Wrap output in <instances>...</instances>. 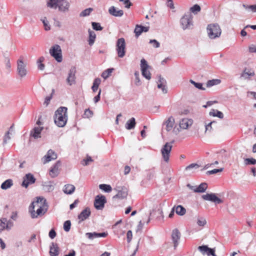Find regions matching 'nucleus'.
<instances>
[{"instance_id":"nucleus-24","label":"nucleus","mask_w":256,"mask_h":256,"mask_svg":"<svg viewBox=\"0 0 256 256\" xmlns=\"http://www.w3.org/2000/svg\"><path fill=\"white\" fill-rule=\"evenodd\" d=\"M174 124V119L172 116H170L164 123L166 129L168 132L170 131L173 128Z\"/></svg>"},{"instance_id":"nucleus-10","label":"nucleus","mask_w":256,"mask_h":256,"mask_svg":"<svg viewBox=\"0 0 256 256\" xmlns=\"http://www.w3.org/2000/svg\"><path fill=\"white\" fill-rule=\"evenodd\" d=\"M172 144L170 143L166 142L161 149V153L162 158L164 162H168L169 161L170 153L172 150Z\"/></svg>"},{"instance_id":"nucleus-22","label":"nucleus","mask_w":256,"mask_h":256,"mask_svg":"<svg viewBox=\"0 0 256 256\" xmlns=\"http://www.w3.org/2000/svg\"><path fill=\"white\" fill-rule=\"evenodd\" d=\"M108 12L111 15L116 17H120L124 14L122 10H117L114 6H112L109 8Z\"/></svg>"},{"instance_id":"nucleus-36","label":"nucleus","mask_w":256,"mask_h":256,"mask_svg":"<svg viewBox=\"0 0 256 256\" xmlns=\"http://www.w3.org/2000/svg\"><path fill=\"white\" fill-rule=\"evenodd\" d=\"M244 164L246 166L254 165L256 164V160L254 158H244Z\"/></svg>"},{"instance_id":"nucleus-23","label":"nucleus","mask_w":256,"mask_h":256,"mask_svg":"<svg viewBox=\"0 0 256 256\" xmlns=\"http://www.w3.org/2000/svg\"><path fill=\"white\" fill-rule=\"evenodd\" d=\"M75 189V186L73 184H66L64 186L62 190L66 194H71L74 192Z\"/></svg>"},{"instance_id":"nucleus-8","label":"nucleus","mask_w":256,"mask_h":256,"mask_svg":"<svg viewBox=\"0 0 256 256\" xmlns=\"http://www.w3.org/2000/svg\"><path fill=\"white\" fill-rule=\"evenodd\" d=\"M114 190L117 192V194L112 197L113 200L116 198L122 200L126 198L128 194V189L126 187L116 186Z\"/></svg>"},{"instance_id":"nucleus-52","label":"nucleus","mask_w":256,"mask_h":256,"mask_svg":"<svg viewBox=\"0 0 256 256\" xmlns=\"http://www.w3.org/2000/svg\"><path fill=\"white\" fill-rule=\"evenodd\" d=\"M44 26V28L46 30H48L50 29V26L48 25V22L46 20V18L44 17V19L42 20Z\"/></svg>"},{"instance_id":"nucleus-34","label":"nucleus","mask_w":256,"mask_h":256,"mask_svg":"<svg viewBox=\"0 0 256 256\" xmlns=\"http://www.w3.org/2000/svg\"><path fill=\"white\" fill-rule=\"evenodd\" d=\"M44 188L45 191L50 192L54 190V186L52 184L51 182H49L44 185Z\"/></svg>"},{"instance_id":"nucleus-20","label":"nucleus","mask_w":256,"mask_h":256,"mask_svg":"<svg viewBox=\"0 0 256 256\" xmlns=\"http://www.w3.org/2000/svg\"><path fill=\"white\" fill-rule=\"evenodd\" d=\"M108 234L106 232H86V236L89 238L90 240H94L96 238H98L100 237H103L105 238L108 236Z\"/></svg>"},{"instance_id":"nucleus-45","label":"nucleus","mask_w":256,"mask_h":256,"mask_svg":"<svg viewBox=\"0 0 256 256\" xmlns=\"http://www.w3.org/2000/svg\"><path fill=\"white\" fill-rule=\"evenodd\" d=\"M92 28L96 30H102L103 29V28L100 26V23L92 22Z\"/></svg>"},{"instance_id":"nucleus-13","label":"nucleus","mask_w":256,"mask_h":256,"mask_svg":"<svg viewBox=\"0 0 256 256\" xmlns=\"http://www.w3.org/2000/svg\"><path fill=\"white\" fill-rule=\"evenodd\" d=\"M202 198L206 200H208L214 202L216 204L222 203V200L218 198L215 194H206L202 196Z\"/></svg>"},{"instance_id":"nucleus-54","label":"nucleus","mask_w":256,"mask_h":256,"mask_svg":"<svg viewBox=\"0 0 256 256\" xmlns=\"http://www.w3.org/2000/svg\"><path fill=\"white\" fill-rule=\"evenodd\" d=\"M200 167L199 165H198V164H190V165H188V166H187L185 170H190L192 168H198Z\"/></svg>"},{"instance_id":"nucleus-48","label":"nucleus","mask_w":256,"mask_h":256,"mask_svg":"<svg viewBox=\"0 0 256 256\" xmlns=\"http://www.w3.org/2000/svg\"><path fill=\"white\" fill-rule=\"evenodd\" d=\"M7 222V219L6 218H2L0 219V226L2 228V230L4 229H6V222Z\"/></svg>"},{"instance_id":"nucleus-64","label":"nucleus","mask_w":256,"mask_h":256,"mask_svg":"<svg viewBox=\"0 0 256 256\" xmlns=\"http://www.w3.org/2000/svg\"><path fill=\"white\" fill-rule=\"evenodd\" d=\"M48 235H49L50 238L52 239H53L56 237V234L54 229H52L50 231Z\"/></svg>"},{"instance_id":"nucleus-55","label":"nucleus","mask_w":256,"mask_h":256,"mask_svg":"<svg viewBox=\"0 0 256 256\" xmlns=\"http://www.w3.org/2000/svg\"><path fill=\"white\" fill-rule=\"evenodd\" d=\"M6 68L10 71L11 68V64L10 62V60L8 58H6L4 60Z\"/></svg>"},{"instance_id":"nucleus-58","label":"nucleus","mask_w":256,"mask_h":256,"mask_svg":"<svg viewBox=\"0 0 256 256\" xmlns=\"http://www.w3.org/2000/svg\"><path fill=\"white\" fill-rule=\"evenodd\" d=\"M150 44H154V47L155 48H158L160 46V44L159 42H158L156 40H150L149 42Z\"/></svg>"},{"instance_id":"nucleus-61","label":"nucleus","mask_w":256,"mask_h":256,"mask_svg":"<svg viewBox=\"0 0 256 256\" xmlns=\"http://www.w3.org/2000/svg\"><path fill=\"white\" fill-rule=\"evenodd\" d=\"M214 122V121L210 122L208 124H205L206 132L209 130L211 131L212 130V124Z\"/></svg>"},{"instance_id":"nucleus-1","label":"nucleus","mask_w":256,"mask_h":256,"mask_svg":"<svg viewBox=\"0 0 256 256\" xmlns=\"http://www.w3.org/2000/svg\"><path fill=\"white\" fill-rule=\"evenodd\" d=\"M48 204L44 198H38L36 201L33 202L29 206V212L32 218L44 215L48 210Z\"/></svg>"},{"instance_id":"nucleus-62","label":"nucleus","mask_w":256,"mask_h":256,"mask_svg":"<svg viewBox=\"0 0 256 256\" xmlns=\"http://www.w3.org/2000/svg\"><path fill=\"white\" fill-rule=\"evenodd\" d=\"M206 255L208 256H216L215 254V250L214 248H208V252L206 254Z\"/></svg>"},{"instance_id":"nucleus-30","label":"nucleus","mask_w":256,"mask_h":256,"mask_svg":"<svg viewBox=\"0 0 256 256\" xmlns=\"http://www.w3.org/2000/svg\"><path fill=\"white\" fill-rule=\"evenodd\" d=\"M12 185V180L11 179H8L2 183L0 188L2 190H6L10 188Z\"/></svg>"},{"instance_id":"nucleus-3","label":"nucleus","mask_w":256,"mask_h":256,"mask_svg":"<svg viewBox=\"0 0 256 256\" xmlns=\"http://www.w3.org/2000/svg\"><path fill=\"white\" fill-rule=\"evenodd\" d=\"M47 6L54 9L58 8L60 11L64 12L68 10L70 4L66 0H48Z\"/></svg>"},{"instance_id":"nucleus-11","label":"nucleus","mask_w":256,"mask_h":256,"mask_svg":"<svg viewBox=\"0 0 256 256\" xmlns=\"http://www.w3.org/2000/svg\"><path fill=\"white\" fill-rule=\"evenodd\" d=\"M17 72L21 78L26 76L27 74L26 64L24 63L23 59L22 58L17 61Z\"/></svg>"},{"instance_id":"nucleus-56","label":"nucleus","mask_w":256,"mask_h":256,"mask_svg":"<svg viewBox=\"0 0 256 256\" xmlns=\"http://www.w3.org/2000/svg\"><path fill=\"white\" fill-rule=\"evenodd\" d=\"M10 132L9 131H8L4 136V140H3V144H5L7 143V142L8 140H10Z\"/></svg>"},{"instance_id":"nucleus-42","label":"nucleus","mask_w":256,"mask_h":256,"mask_svg":"<svg viewBox=\"0 0 256 256\" xmlns=\"http://www.w3.org/2000/svg\"><path fill=\"white\" fill-rule=\"evenodd\" d=\"M92 8H86L82 10L80 14V16L82 17L90 15V13L92 11Z\"/></svg>"},{"instance_id":"nucleus-44","label":"nucleus","mask_w":256,"mask_h":256,"mask_svg":"<svg viewBox=\"0 0 256 256\" xmlns=\"http://www.w3.org/2000/svg\"><path fill=\"white\" fill-rule=\"evenodd\" d=\"M180 126L182 129H186L188 126V122L187 119H182L180 122Z\"/></svg>"},{"instance_id":"nucleus-35","label":"nucleus","mask_w":256,"mask_h":256,"mask_svg":"<svg viewBox=\"0 0 256 256\" xmlns=\"http://www.w3.org/2000/svg\"><path fill=\"white\" fill-rule=\"evenodd\" d=\"M220 82V80L218 79H213L209 80L206 82V86L208 88L211 87L214 85H217Z\"/></svg>"},{"instance_id":"nucleus-37","label":"nucleus","mask_w":256,"mask_h":256,"mask_svg":"<svg viewBox=\"0 0 256 256\" xmlns=\"http://www.w3.org/2000/svg\"><path fill=\"white\" fill-rule=\"evenodd\" d=\"M44 60V58L43 56H41L37 61L38 68L39 70H44L45 67L44 64L42 63Z\"/></svg>"},{"instance_id":"nucleus-29","label":"nucleus","mask_w":256,"mask_h":256,"mask_svg":"<svg viewBox=\"0 0 256 256\" xmlns=\"http://www.w3.org/2000/svg\"><path fill=\"white\" fill-rule=\"evenodd\" d=\"M209 114L210 116H216L220 118H223L224 116L222 112L214 109H212L209 112Z\"/></svg>"},{"instance_id":"nucleus-63","label":"nucleus","mask_w":256,"mask_h":256,"mask_svg":"<svg viewBox=\"0 0 256 256\" xmlns=\"http://www.w3.org/2000/svg\"><path fill=\"white\" fill-rule=\"evenodd\" d=\"M127 241L128 242H130L132 238V232L130 230L128 231L126 234Z\"/></svg>"},{"instance_id":"nucleus-31","label":"nucleus","mask_w":256,"mask_h":256,"mask_svg":"<svg viewBox=\"0 0 256 256\" xmlns=\"http://www.w3.org/2000/svg\"><path fill=\"white\" fill-rule=\"evenodd\" d=\"M50 152H52V150H48L46 154L42 158V161L44 164H46L52 160H54L50 156Z\"/></svg>"},{"instance_id":"nucleus-2","label":"nucleus","mask_w":256,"mask_h":256,"mask_svg":"<svg viewBox=\"0 0 256 256\" xmlns=\"http://www.w3.org/2000/svg\"><path fill=\"white\" fill-rule=\"evenodd\" d=\"M67 110V108L61 106L55 112L54 121L58 127H64L66 124L68 120Z\"/></svg>"},{"instance_id":"nucleus-32","label":"nucleus","mask_w":256,"mask_h":256,"mask_svg":"<svg viewBox=\"0 0 256 256\" xmlns=\"http://www.w3.org/2000/svg\"><path fill=\"white\" fill-rule=\"evenodd\" d=\"M100 82L101 80L100 78H96L94 79L93 82V85L92 87V89L94 92H96L98 90Z\"/></svg>"},{"instance_id":"nucleus-57","label":"nucleus","mask_w":256,"mask_h":256,"mask_svg":"<svg viewBox=\"0 0 256 256\" xmlns=\"http://www.w3.org/2000/svg\"><path fill=\"white\" fill-rule=\"evenodd\" d=\"M52 98V94H50V96H48L45 98L44 101V105L46 106H47L48 104H50V100Z\"/></svg>"},{"instance_id":"nucleus-15","label":"nucleus","mask_w":256,"mask_h":256,"mask_svg":"<svg viewBox=\"0 0 256 256\" xmlns=\"http://www.w3.org/2000/svg\"><path fill=\"white\" fill-rule=\"evenodd\" d=\"M36 182V178L34 176L30 174H26L24 180L22 183V186L27 188L30 184H32Z\"/></svg>"},{"instance_id":"nucleus-50","label":"nucleus","mask_w":256,"mask_h":256,"mask_svg":"<svg viewBox=\"0 0 256 256\" xmlns=\"http://www.w3.org/2000/svg\"><path fill=\"white\" fill-rule=\"evenodd\" d=\"M135 76V84L136 86H140V78H139V73L138 72H136L134 74Z\"/></svg>"},{"instance_id":"nucleus-53","label":"nucleus","mask_w":256,"mask_h":256,"mask_svg":"<svg viewBox=\"0 0 256 256\" xmlns=\"http://www.w3.org/2000/svg\"><path fill=\"white\" fill-rule=\"evenodd\" d=\"M158 88L161 89L164 94L167 93V88L166 84H158Z\"/></svg>"},{"instance_id":"nucleus-27","label":"nucleus","mask_w":256,"mask_h":256,"mask_svg":"<svg viewBox=\"0 0 256 256\" xmlns=\"http://www.w3.org/2000/svg\"><path fill=\"white\" fill-rule=\"evenodd\" d=\"M88 32L89 34L88 40V44L90 46H92L94 44L95 42L96 34L94 31L90 30V29L88 30Z\"/></svg>"},{"instance_id":"nucleus-19","label":"nucleus","mask_w":256,"mask_h":256,"mask_svg":"<svg viewBox=\"0 0 256 256\" xmlns=\"http://www.w3.org/2000/svg\"><path fill=\"white\" fill-rule=\"evenodd\" d=\"M90 209L88 208H86L85 209L82 210L78 216V218L80 220L78 223L80 224L82 222L87 219L90 215Z\"/></svg>"},{"instance_id":"nucleus-43","label":"nucleus","mask_w":256,"mask_h":256,"mask_svg":"<svg viewBox=\"0 0 256 256\" xmlns=\"http://www.w3.org/2000/svg\"><path fill=\"white\" fill-rule=\"evenodd\" d=\"M190 82L194 84L196 88L200 90H205L206 88L202 86V84L200 82H196L194 80H190Z\"/></svg>"},{"instance_id":"nucleus-4","label":"nucleus","mask_w":256,"mask_h":256,"mask_svg":"<svg viewBox=\"0 0 256 256\" xmlns=\"http://www.w3.org/2000/svg\"><path fill=\"white\" fill-rule=\"evenodd\" d=\"M206 29L208 36L211 39L219 38L222 33L221 28L218 24H209Z\"/></svg>"},{"instance_id":"nucleus-39","label":"nucleus","mask_w":256,"mask_h":256,"mask_svg":"<svg viewBox=\"0 0 256 256\" xmlns=\"http://www.w3.org/2000/svg\"><path fill=\"white\" fill-rule=\"evenodd\" d=\"M208 248H209L208 247V246L206 245L199 246L198 248V250L200 252L204 255L206 254L208 250Z\"/></svg>"},{"instance_id":"nucleus-17","label":"nucleus","mask_w":256,"mask_h":256,"mask_svg":"<svg viewBox=\"0 0 256 256\" xmlns=\"http://www.w3.org/2000/svg\"><path fill=\"white\" fill-rule=\"evenodd\" d=\"M180 238V233L177 228L174 229L172 234V239L174 244V248H176L178 244V240Z\"/></svg>"},{"instance_id":"nucleus-46","label":"nucleus","mask_w":256,"mask_h":256,"mask_svg":"<svg viewBox=\"0 0 256 256\" xmlns=\"http://www.w3.org/2000/svg\"><path fill=\"white\" fill-rule=\"evenodd\" d=\"M71 226V222L70 220H66L64 224V230L68 232L70 231Z\"/></svg>"},{"instance_id":"nucleus-9","label":"nucleus","mask_w":256,"mask_h":256,"mask_svg":"<svg viewBox=\"0 0 256 256\" xmlns=\"http://www.w3.org/2000/svg\"><path fill=\"white\" fill-rule=\"evenodd\" d=\"M140 68L142 76L146 79L150 80L151 78V74L148 70L150 68V66H148L147 62L144 58L140 60Z\"/></svg>"},{"instance_id":"nucleus-7","label":"nucleus","mask_w":256,"mask_h":256,"mask_svg":"<svg viewBox=\"0 0 256 256\" xmlns=\"http://www.w3.org/2000/svg\"><path fill=\"white\" fill-rule=\"evenodd\" d=\"M126 42L124 38H118L116 44V51L118 56L120 58H122L126 54Z\"/></svg>"},{"instance_id":"nucleus-25","label":"nucleus","mask_w":256,"mask_h":256,"mask_svg":"<svg viewBox=\"0 0 256 256\" xmlns=\"http://www.w3.org/2000/svg\"><path fill=\"white\" fill-rule=\"evenodd\" d=\"M174 208H175V212L178 215L183 216L186 213V209L182 205L175 206Z\"/></svg>"},{"instance_id":"nucleus-59","label":"nucleus","mask_w":256,"mask_h":256,"mask_svg":"<svg viewBox=\"0 0 256 256\" xmlns=\"http://www.w3.org/2000/svg\"><path fill=\"white\" fill-rule=\"evenodd\" d=\"M92 161L93 160H92V158L90 156H88L86 159L83 160V162H84V163H82V164L84 166H87L89 164V162H92Z\"/></svg>"},{"instance_id":"nucleus-12","label":"nucleus","mask_w":256,"mask_h":256,"mask_svg":"<svg viewBox=\"0 0 256 256\" xmlns=\"http://www.w3.org/2000/svg\"><path fill=\"white\" fill-rule=\"evenodd\" d=\"M106 202V197L103 195H98L96 196L94 206L96 210H101L104 206V204Z\"/></svg>"},{"instance_id":"nucleus-6","label":"nucleus","mask_w":256,"mask_h":256,"mask_svg":"<svg viewBox=\"0 0 256 256\" xmlns=\"http://www.w3.org/2000/svg\"><path fill=\"white\" fill-rule=\"evenodd\" d=\"M50 54L58 62L62 60V51L58 44H54L50 49Z\"/></svg>"},{"instance_id":"nucleus-28","label":"nucleus","mask_w":256,"mask_h":256,"mask_svg":"<svg viewBox=\"0 0 256 256\" xmlns=\"http://www.w3.org/2000/svg\"><path fill=\"white\" fill-rule=\"evenodd\" d=\"M208 188L207 184L205 182L200 184L198 187L194 190L195 192H204Z\"/></svg>"},{"instance_id":"nucleus-5","label":"nucleus","mask_w":256,"mask_h":256,"mask_svg":"<svg viewBox=\"0 0 256 256\" xmlns=\"http://www.w3.org/2000/svg\"><path fill=\"white\" fill-rule=\"evenodd\" d=\"M192 16L190 12H186L180 19V24L183 30L190 29L193 25Z\"/></svg>"},{"instance_id":"nucleus-26","label":"nucleus","mask_w":256,"mask_h":256,"mask_svg":"<svg viewBox=\"0 0 256 256\" xmlns=\"http://www.w3.org/2000/svg\"><path fill=\"white\" fill-rule=\"evenodd\" d=\"M136 124V122L135 118H132L127 121L125 127L126 129L130 130L134 128H135Z\"/></svg>"},{"instance_id":"nucleus-33","label":"nucleus","mask_w":256,"mask_h":256,"mask_svg":"<svg viewBox=\"0 0 256 256\" xmlns=\"http://www.w3.org/2000/svg\"><path fill=\"white\" fill-rule=\"evenodd\" d=\"M99 188L106 192H110L112 190L111 186L106 184H100Z\"/></svg>"},{"instance_id":"nucleus-21","label":"nucleus","mask_w":256,"mask_h":256,"mask_svg":"<svg viewBox=\"0 0 256 256\" xmlns=\"http://www.w3.org/2000/svg\"><path fill=\"white\" fill-rule=\"evenodd\" d=\"M50 256H58L59 254V247L56 243H51L50 246Z\"/></svg>"},{"instance_id":"nucleus-40","label":"nucleus","mask_w":256,"mask_h":256,"mask_svg":"<svg viewBox=\"0 0 256 256\" xmlns=\"http://www.w3.org/2000/svg\"><path fill=\"white\" fill-rule=\"evenodd\" d=\"M134 32L136 34V36L138 38L142 32V26L137 24L136 26Z\"/></svg>"},{"instance_id":"nucleus-60","label":"nucleus","mask_w":256,"mask_h":256,"mask_svg":"<svg viewBox=\"0 0 256 256\" xmlns=\"http://www.w3.org/2000/svg\"><path fill=\"white\" fill-rule=\"evenodd\" d=\"M120 2H122L125 4V7L126 8H130L132 6V3L130 2V0H119Z\"/></svg>"},{"instance_id":"nucleus-51","label":"nucleus","mask_w":256,"mask_h":256,"mask_svg":"<svg viewBox=\"0 0 256 256\" xmlns=\"http://www.w3.org/2000/svg\"><path fill=\"white\" fill-rule=\"evenodd\" d=\"M242 6L244 8L246 9H250L253 12H256V5H250L248 6L245 4H243Z\"/></svg>"},{"instance_id":"nucleus-14","label":"nucleus","mask_w":256,"mask_h":256,"mask_svg":"<svg viewBox=\"0 0 256 256\" xmlns=\"http://www.w3.org/2000/svg\"><path fill=\"white\" fill-rule=\"evenodd\" d=\"M76 68L74 66L72 67L68 73V76L66 80L67 84L72 86L76 84Z\"/></svg>"},{"instance_id":"nucleus-16","label":"nucleus","mask_w":256,"mask_h":256,"mask_svg":"<svg viewBox=\"0 0 256 256\" xmlns=\"http://www.w3.org/2000/svg\"><path fill=\"white\" fill-rule=\"evenodd\" d=\"M61 165V162L60 161L56 162V163L51 168L50 170V175L52 178H56L59 174V168Z\"/></svg>"},{"instance_id":"nucleus-47","label":"nucleus","mask_w":256,"mask_h":256,"mask_svg":"<svg viewBox=\"0 0 256 256\" xmlns=\"http://www.w3.org/2000/svg\"><path fill=\"white\" fill-rule=\"evenodd\" d=\"M206 224V219L204 218H198L197 221V224L198 226H204Z\"/></svg>"},{"instance_id":"nucleus-38","label":"nucleus","mask_w":256,"mask_h":256,"mask_svg":"<svg viewBox=\"0 0 256 256\" xmlns=\"http://www.w3.org/2000/svg\"><path fill=\"white\" fill-rule=\"evenodd\" d=\"M200 10H201L200 6L199 5L196 4L190 8V13L192 12V13L194 14H196L198 12H200Z\"/></svg>"},{"instance_id":"nucleus-41","label":"nucleus","mask_w":256,"mask_h":256,"mask_svg":"<svg viewBox=\"0 0 256 256\" xmlns=\"http://www.w3.org/2000/svg\"><path fill=\"white\" fill-rule=\"evenodd\" d=\"M114 70V69L112 68H108V69L106 70L105 71H104L102 72V76L104 79L107 78L110 75L111 73Z\"/></svg>"},{"instance_id":"nucleus-18","label":"nucleus","mask_w":256,"mask_h":256,"mask_svg":"<svg viewBox=\"0 0 256 256\" xmlns=\"http://www.w3.org/2000/svg\"><path fill=\"white\" fill-rule=\"evenodd\" d=\"M44 127L42 126H36L34 127L30 132V136L34 138V139H37L41 138V132L43 130Z\"/></svg>"},{"instance_id":"nucleus-49","label":"nucleus","mask_w":256,"mask_h":256,"mask_svg":"<svg viewBox=\"0 0 256 256\" xmlns=\"http://www.w3.org/2000/svg\"><path fill=\"white\" fill-rule=\"evenodd\" d=\"M223 170H224L223 168H218V169H214L212 170L208 171L206 172V174L208 175L213 174H216L219 172H222Z\"/></svg>"}]
</instances>
